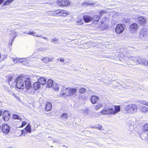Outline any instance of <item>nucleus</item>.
Masks as SVG:
<instances>
[{"mask_svg": "<svg viewBox=\"0 0 148 148\" xmlns=\"http://www.w3.org/2000/svg\"><path fill=\"white\" fill-rule=\"evenodd\" d=\"M134 19L135 20L137 19L139 23L141 25L145 24L146 23V19L143 16H139L137 18H134Z\"/></svg>", "mask_w": 148, "mask_h": 148, "instance_id": "1a4fd4ad", "label": "nucleus"}, {"mask_svg": "<svg viewBox=\"0 0 148 148\" xmlns=\"http://www.w3.org/2000/svg\"><path fill=\"white\" fill-rule=\"evenodd\" d=\"M10 3L7 1V0L6 1H5L4 3V5H8Z\"/></svg>", "mask_w": 148, "mask_h": 148, "instance_id": "de8ad7c7", "label": "nucleus"}, {"mask_svg": "<svg viewBox=\"0 0 148 148\" xmlns=\"http://www.w3.org/2000/svg\"><path fill=\"white\" fill-rule=\"evenodd\" d=\"M26 80V84H28V86H27V92L31 94H34L35 90L39 89L40 87L39 82H37L34 83L33 88L31 85L30 79L27 78Z\"/></svg>", "mask_w": 148, "mask_h": 148, "instance_id": "f03ea898", "label": "nucleus"}, {"mask_svg": "<svg viewBox=\"0 0 148 148\" xmlns=\"http://www.w3.org/2000/svg\"><path fill=\"white\" fill-rule=\"evenodd\" d=\"M1 125H0V129H1Z\"/></svg>", "mask_w": 148, "mask_h": 148, "instance_id": "e2e57ef3", "label": "nucleus"}, {"mask_svg": "<svg viewBox=\"0 0 148 148\" xmlns=\"http://www.w3.org/2000/svg\"><path fill=\"white\" fill-rule=\"evenodd\" d=\"M146 32L144 30H142L140 32L139 36L140 38H143L145 36L146 34Z\"/></svg>", "mask_w": 148, "mask_h": 148, "instance_id": "b1692460", "label": "nucleus"}, {"mask_svg": "<svg viewBox=\"0 0 148 148\" xmlns=\"http://www.w3.org/2000/svg\"><path fill=\"white\" fill-rule=\"evenodd\" d=\"M3 117L5 121H8L11 117L10 113L8 111H4L3 113Z\"/></svg>", "mask_w": 148, "mask_h": 148, "instance_id": "9d476101", "label": "nucleus"}, {"mask_svg": "<svg viewBox=\"0 0 148 148\" xmlns=\"http://www.w3.org/2000/svg\"><path fill=\"white\" fill-rule=\"evenodd\" d=\"M4 0H0V5L3 2Z\"/></svg>", "mask_w": 148, "mask_h": 148, "instance_id": "864d4df0", "label": "nucleus"}, {"mask_svg": "<svg viewBox=\"0 0 148 148\" xmlns=\"http://www.w3.org/2000/svg\"><path fill=\"white\" fill-rule=\"evenodd\" d=\"M48 58L49 62H51L52 61L54 60V57L53 56L50 55L47 56Z\"/></svg>", "mask_w": 148, "mask_h": 148, "instance_id": "2f4dec72", "label": "nucleus"}, {"mask_svg": "<svg viewBox=\"0 0 148 148\" xmlns=\"http://www.w3.org/2000/svg\"><path fill=\"white\" fill-rule=\"evenodd\" d=\"M146 64V66H148V61H147V62L146 63V64Z\"/></svg>", "mask_w": 148, "mask_h": 148, "instance_id": "6e6d98bb", "label": "nucleus"}, {"mask_svg": "<svg viewBox=\"0 0 148 148\" xmlns=\"http://www.w3.org/2000/svg\"><path fill=\"white\" fill-rule=\"evenodd\" d=\"M22 58H17L16 59H14L13 60V61L16 62V63H18V62L21 63L22 62Z\"/></svg>", "mask_w": 148, "mask_h": 148, "instance_id": "c756f323", "label": "nucleus"}, {"mask_svg": "<svg viewBox=\"0 0 148 148\" xmlns=\"http://www.w3.org/2000/svg\"><path fill=\"white\" fill-rule=\"evenodd\" d=\"M64 86H63L61 85H59V84L56 83H54L53 85L52 86V88L53 89V90L55 91H57L58 90L59 88H61L62 89V91H63V87Z\"/></svg>", "mask_w": 148, "mask_h": 148, "instance_id": "f8f14e48", "label": "nucleus"}, {"mask_svg": "<svg viewBox=\"0 0 148 148\" xmlns=\"http://www.w3.org/2000/svg\"><path fill=\"white\" fill-rule=\"evenodd\" d=\"M22 134H23V135L24 136H25V134H24V133H23V130H22Z\"/></svg>", "mask_w": 148, "mask_h": 148, "instance_id": "13d9d810", "label": "nucleus"}, {"mask_svg": "<svg viewBox=\"0 0 148 148\" xmlns=\"http://www.w3.org/2000/svg\"><path fill=\"white\" fill-rule=\"evenodd\" d=\"M141 111L142 112L144 113H148V109L146 107L142 106L141 107Z\"/></svg>", "mask_w": 148, "mask_h": 148, "instance_id": "c85d7f7f", "label": "nucleus"}, {"mask_svg": "<svg viewBox=\"0 0 148 148\" xmlns=\"http://www.w3.org/2000/svg\"><path fill=\"white\" fill-rule=\"evenodd\" d=\"M108 27V25L107 24H106L104 25V27H103V29H105Z\"/></svg>", "mask_w": 148, "mask_h": 148, "instance_id": "3c124183", "label": "nucleus"}, {"mask_svg": "<svg viewBox=\"0 0 148 148\" xmlns=\"http://www.w3.org/2000/svg\"><path fill=\"white\" fill-rule=\"evenodd\" d=\"M92 21H93L94 23L95 22H98L100 18V16L98 15H95L92 17Z\"/></svg>", "mask_w": 148, "mask_h": 148, "instance_id": "412c9836", "label": "nucleus"}, {"mask_svg": "<svg viewBox=\"0 0 148 148\" xmlns=\"http://www.w3.org/2000/svg\"><path fill=\"white\" fill-rule=\"evenodd\" d=\"M144 135V136H145V139H146L147 138V135L146 134H145V133H144V134H142L140 136L141 137H142V136H143V135Z\"/></svg>", "mask_w": 148, "mask_h": 148, "instance_id": "49530a36", "label": "nucleus"}, {"mask_svg": "<svg viewBox=\"0 0 148 148\" xmlns=\"http://www.w3.org/2000/svg\"><path fill=\"white\" fill-rule=\"evenodd\" d=\"M120 106H114V108L105 107L101 111V113L103 115H107L112 114H115L120 111Z\"/></svg>", "mask_w": 148, "mask_h": 148, "instance_id": "7ed1b4c3", "label": "nucleus"}, {"mask_svg": "<svg viewBox=\"0 0 148 148\" xmlns=\"http://www.w3.org/2000/svg\"><path fill=\"white\" fill-rule=\"evenodd\" d=\"M103 13V11H101L100 12H99V14L100 16H101L102 15Z\"/></svg>", "mask_w": 148, "mask_h": 148, "instance_id": "09e8293b", "label": "nucleus"}, {"mask_svg": "<svg viewBox=\"0 0 148 148\" xmlns=\"http://www.w3.org/2000/svg\"><path fill=\"white\" fill-rule=\"evenodd\" d=\"M27 124V123L25 121H23L22 122V125L21 126V127H24L25 125H26V124Z\"/></svg>", "mask_w": 148, "mask_h": 148, "instance_id": "a18cd8bd", "label": "nucleus"}, {"mask_svg": "<svg viewBox=\"0 0 148 148\" xmlns=\"http://www.w3.org/2000/svg\"><path fill=\"white\" fill-rule=\"evenodd\" d=\"M83 19L84 22L86 23L92 21V17L88 15H84L83 16Z\"/></svg>", "mask_w": 148, "mask_h": 148, "instance_id": "ddd939ff", "label": "nucleus"}, {"mask_svg": "<svg viewBox=\"0 0 148 148\" xmlns=\"http://www.w3.org/2000/svg\"><path fill=\"white\" fill-rule=\"evenodd\" d=\"M103 23V22L102 21V22H101V24H102V23Z\"/></svg>", "mask_w": 148, "mask_h": 148, "instance_id": "69168bd1", "label": "nucleus"}, {"mask_svg": "<svg viewBox=\"0 0 148 148\" xmlns=\"http://www.w3.org/2000/svg\"><path fill=\"white\" fill-rule=\"evenodd\" d=\"M23 33H24V34H25V33H25V32H23Z\"/></svg>", "mask_w": 148, "mask_h": 148, "instance_id": "338daca9", "label": "nucleus"}, {"mask_svg": "<svg viewBox=\"0 0 148 148\" xmlns=\"http://www.w3.org/2000/svg\"><path fill=\"white\" fill-rule=\"evenodd\" d=\"M102 106V104L101 103H98L95 105V109L96 110H98Z\"/></svg>", "mask_w": 148, "mask_h": 148, "instance_id": "bb28decb", "label": "nucleus"}, {"mask_svg": "<svg viewBox=\"0 0 148 148\" xmlns=\"http://www.w3.org/2000/svg\"><path fill=\"white\" fill-rule=\"evenodd\" d=\"M10 94L12 95H13L17 99H19V97L17 95L15 94L13 92H11Z\"/></svg>", "mask_w": 148, "mask_h": 148, "instance_id": "79ce46f5", "label": "nucleus"}, {"mask_svg": "<svg viewBox=\"0 0 148 148\" xmlns=\"http://www.w3.org/2000/svg\"><path fill=\"white\" fill-rule=\"evenodd\" d=\"M26 131L29 133H30L31 131V129L30 125L28 124L25 128Z\"/></svg>", "mask_w": 148, "mask_h": 148, "instance_id": "4be33fe9", "label": "nucleus"}, {"mask_svg": "<svg viewBox=\"0 0 148 148\" xmlns=\"http://www.w3.org/2000/svg\"><path fill=\"white\" fill-rule=\"evenodd\" d=\"M53 84V80L52 79H49L47 82L46 86L47 87L50 88L52 86Z\"/></svg>", "mask_w": 148, "mask_h": 148, "instance_id": "6ab92c4d", "label": "nucleus"}, {"mask_svg": "<svg viewBox=\"0 0 148 148\" xmlns=\"http://www.w3.org/2000/svg\"><path fill=\"white\" fill-rule=\"evenodd\" d=\"M62 146H63V147H65V146L64 145H63Z\"/></svg>", "mask_w": 148, "mask_h": 148, "instance_id": "0e129e2a", "label": "nucleus"}, {"mask_svg": "<svg viewBox=\"0 0 148 148\" xmlns=\"http://www.w3.org/2000/svg\"><path fill=\"white\" fill-rule=\"evenodd\" d=\"M11 34L12 36V38L11 40V42L9 43V45H12L14 39L16 36V32L15 31H13L11 33Z\"/></svg>", "mask_w": 148, "mask_h": 148, "instance_id": "f3484780", "label": "nucleus"}, {"mask_svg": "<svg viewBox=\"0 0 148 148\" xmlns=\"http://www.w3.org/2000/svg\"><path fill=\"white\" fill-rule=\"evenodd\" d=\"M77 90L75 88H71L65 87H63V91L61 92V93L63 95L71 96L76 92Z\"/></svg>", "mask_w": 148, "mask_h": 148, "instance_id": "20e7f679", "label": "nucleus"}, {"mask_svg": "<svg viewBox=\"0 0 148 148\" xmlns=\"http://www.w3.org/2000/svg\"><path fill=\"white\" fill-rule=\"evenodd\" d=\"M26 34L29 35H32V36H35V34L36 33L32 31L31 30H30L29 31V32L27 33Z\"/></svg>", "mask_w": 148, "mask_h": 148, "instance_id": "4c0bfd02", "label": "nucleus"}, {"mask_svg": "<svg viewBox=\"0 0 148 148\" xmlns=\"http://www.w3.org/2000/svg\"><path fill=\"white\" fill-rule=\"evenodd\" d=\"M97 129L98 128L100 130H102L103 129L102 128V127L101 125H98V127H96Z\"/></svg>", "mask_w": 148, "mask_h": 148, "instance_id": "a19ab883", "label": "nucleus"}, {"mask_svg": "<svg viewBox=\"0 0 148 148\" xmlns=\"http://www.w3.org/2000/svg\"><path fill=\"white\" fill-rule=\"evenodd\" d=\"M92 4L90 3H87L86 1L82 3V5H83L87 6V5H92Z\"/></svg>", "mask_w": 148, "mask_h": 148, "instance_id": "c9c22d12", "label": "nucleus"}, {"mask_svg": "<svg viewBox=\"0 0 148 148\" xmlns=\"http://www.w3.org/2000/svg\"><path fill=\"white\" fill-rule=\"evenodd\" d=\"M137 108L136 104H130L125 108L123 111L125 113L129 112L134 113L136 112Z\"/></svg>", "mask_w": 148, "mask_h": 148, "instance_id": "39448f33", "label": "nucleus"}, {"mask_svg": "<svg viewBox=\"0 0 148 148\" xmlns=\"http://www.w3.org/2000/svg\"><path fill=\"white\" fill-rule=\"evenodd\" d=\"M130 31L132 33H134L136 32L138 28L137 24L135 23H132L130 26Z\"/></svg>", "mask_w": 148, "mask_h": 148, "instance_id": "9b49d317", "label": "nucleus"}, {"mask_svg": "<svg viewBox=\"0 0 148 148\" xmlns=\"http://www.w3.org/2000/svg\"><path fill=\"white\" fill-rule=\"evenodd\" d=\"M141 103H143V104L148 106V102L147 101H143Z\"/></svg>", "mask_w": 148, "mask_h": 148, "instance_id": "c03bdc74", "label": "nucleus"}, {"mask_svg": "<svg viewBox=\"0 0 148 148\" xmlns=\"http://www.w3.org/2000/svg\"><path fill=\"white\" fill-rule=\"evenodd\" d=\"M83 111V113H84V114H87L88 113L89 109L88 108H86L85 110H82Z\"/></svg>", "mask_w": 148, "mask_h": 148, "instance_id": "ea45409f", "label": "nucleus"}, {"mask_svg": "<svg viewBox=\"0 0 148 148\" xmlns=\"http://www.w3.org/2000/svg\"><path fill=\"white\" fill-rule=\"evenodd\" d=\"M60 61L61 62H64L65 60L62 59H60Z\"/></svg>", "mask_w": 148, "mask_h": 148, "instance_id": "8fccbe9b", "label": "nucleus"}, {"mask_svg": "<svg viewBox=\"0 0 148 148\" xmlns=\"http://www.w3.org/2000/svg\"><path fill=\"white\" fill-rule=\"evenodd\" d=\"M46 49L44 48L40 47L38 49V51L40 52H42L46 50Z\"/></svg>", "mask_w": 148, "mask_h": 148, "instance_id": "58836bf2", "label": "nucleus"}, {"mask_svg": "<svg viewBox=\"0 0 148 148\" xmlns=\"http://www.w3.org/2000/svg\"><path fill=\"white\" fill-rule=\"evenodd\" d=\"M0 102H1V101H0Z\"/></svg>", "mask_w": 148, "mask_h": 148, "instance_id": "774afa93", "label": "nucleus"}, {"mask_svg": "<svg viewBox=\"0 0 148 148\" xmlns=\"http://www.w3.org/2000/svg\"><path fill=\"white\" fill-rule=\"evenodd\" d=\"M41 35H40V36H39V37H41Z\"/></svg>", "mask_w": 148, "mask_h": 148, "instance_id": "680f3d73", "label": "nucleus"}, {"mask_svg": "<svg viewBox=\"0 0 148 148\" xmlns=\"http://www.w3.org/2000/svg\"><path fill=\"white\" fill-rule=\"evenodd\" d=\"M52 108V105L49 102H47L45 106V108L47 111H50Z\"/></svg>", "mask_w": 148, "mask_h": 148, "instance_id": "aec40b11", "label": "nucleus"}, {"mask_svg": "<svg viewBox=\"0 0 148 148\" xmlns=\"http://www.w3.org/2000/svg\"><path fill=\"white\" fill-rule=\"evenodd\" d=\"M27 78L25 79L23 77H18L16 80H14V82L11 85V87H14L19 89H23L25 87L27 90V86L28 84H26V80Z\"/></svg>", "mask_w": 148, "mask_h": 148, "instance_id": "f257e3e1", "label": "nucleus"}, {"mask_svg": "<svg viewBox=\"0 0 148 148\" xmlns=\"http://www.w3.org/2000/svg\"><path fill=\"white\" fill-rule=\"evenodd\" d=\"M2 111L1 110H0V116L2 115Z\"/></svg>", "mask_w": 148, "mask_h": 148, "instance_id": "5fc2aeb1", "label": "nucleus"}, {"mask_svg": "<svg viewBox=\"0 0 148 148\" xmlns=\"http://www.w3.org/2000/svg\"><path fill=\"white\" fill-rule=\"evenodd\" d=\"M79 92L82 93H83L85 92L86 91V89L84 88H81L79 89Z\"/></svg>", "mask_w": 148, "mask_h": 148, "instance_id": "e433bc0d", "label": "nucleus"}, {"mask_svg": "<svg viewBox=\"0 0 148 148\" xmlns=\"http://www.w3.org/2000/svg\"><path fill=\"white\" fill-rule=\"evenodd\" d=\"M125 27V25L121 24L117 25L115 28V32L118 34L122 33L124 30Z\"/></svg>", "mask_w": 148, "mask_h": 148, "instance_id": "423d86ee", "label": "nucleus"}, {"mask_svg": "<svg viewBox=\"0 0 148 148\" xmlns=\"http://www.w3.org/2000/svg\"><path fill=\"white\" fill-rule=\"evenodd\" d=\"M92 128H96V127H92Z\"/></svg>", "mask_w": 148, "mask_h": 148, "instance_id": "bf43d9fd", "label": "nucleus"}, {"mask_svg": "<svg viewBox=\"0 0 148 148\" xmlns=\"http://www.w3.org/2000/svg\"><path fill=\"white\" fill-rule=\"evenodd\" d=\"M143 129L144 132L146 131L148 132V123L145 124L143 126Z\"/></svg>", "mask_w": 148, "mask_h": 148, "instance_id": "473e14b6", "label": "nucleus"}, {"mask_svg": "<svg viewBox=\"0 0 148 148\" xmlns=\"http://www.w3.org/2000/svg\"><path fill=\"white\" fill-rule=\"evenodd\" d=\"M91 101L93 104L97 103L99 100V98L97 96H92L91 98Z\"/></svg>", "mask_w": 148, "mask_h": 148, "instance_id": "2eb2a0df", "label": "nucleus"}, {"mask_svg": "<svg viewBox=\"0 0 148 148\" xmlns=\"http://www.w3.org/2000/svg\"><path fill=\"white\" fill-rule=\"evenodd\" d=\"M56 4L59 6H66L70 4V2L68 0H58L56 2Z\"/></svg>", "mask_w": 148, "mask_h": 148, "instance_id": "0eeeda50", "label": "nucleus"}, {"mask_svg": "<svg viewBox=\"0 0 148 148\" xmlns=\"http://www.w3.org/2000/svg\"><path fill=\"white\" fill-rule=\"evenodd\" d=\"M83 24L82 20V19H80L79 20L77 21L76 25H82Z\"/></svg>", "mask_w": 148, "mask_h": 148, "instance_id": "f704fd0d", "label": "nucleus"}, {"mask_svg": "<svg viewBox=\"0 0 148 148\" xmlns=\"http://www.w3.org/2000/svg\"><path fill=\"white\" fill-rule=\"evenodd\" d=\"M58 14H59V15L62 16H65L68 14V13L65 10H57Z\"/></svg>", "mask_w": 148, "mask_h": 148, "instance_id": "4468645a", "label": "nucleus"}, {"mask_svg": "<svg viewBox=\"0 0 148 148\" xmlns=\"http://www.w3.org/2000/svg\"><path fill=\"white\" fill-rule=\"evenodd\" d=\"M14 0H7V1L9 2L10 3L12 2Z\"/></svg>", "mask_w": 148, "mask_h": 148, "instance_id": "603ef678", "label": "nucleus"}, {"mask_svg": "<svg viewBox=\"0 0 148 148\" xmlns=\"http://www.w3.org/2000/svg\"><path fill=\"white\" fill-rule=\"evenodd\" d=\"M36 36L37 37H39V35H36Z\"/></svg>", "mask_w": 148, "mask_h": 148, "instance_id": "052dcab7", "label": "nucleus"}, {"mask_svg": "<svg viewBox=\"0 0 148 148\" xmlns=\"http://www.w3.org/2000/svg\"><path fill=\"white\" fill-rule=\"evenodd\" d=\"M132 60L136 64H138V58H135Z\"/></svg>", "mask_w": 148, "mask_h": 148, "instance_id": "37998d69", "label": "nucleus"}, {"mask_svg": "<svg viewBox=\"0 0 148 148\" xmlns=\"http://www.w3.org/2000/svg\"><path fill=\"white\" fill-rule=\"evenodd\" d=\"M12 118L14 119H19L20 121L22 120V119L19 116L16 114H13Z\"/></svg>", "mask_w": 148, "mask_h": 148, "instance_id": "cd10ccee", "label": "nucleus"}, {"mask_svg": "<svg viewBox=\"0 0 148 148\" xmlns=\"http://www.w3.org/2000/svg\"><path fill=\"white\" fill-rule=\"evenodd\" d=\"M3 132L5 134H8L10 131V127L6 124H3L2 127Z\"/></svg>", "mask_w": 148, "mask_h": 148, "instance_id": "6e6552de", "label": "nucleus"}, {"mask_svg": "<svg viewBox=\"0 0 148 148\" xmlns=\"http://www.w3.org/2000/svg\"><path fill=\"white\" fill-rule=\"evenodd\" d=\"M14 80L13 79V77H9L8 81L9 83V84L10 86H11V85L12 84V83H13L14 82V81H13Z\"/></svg>", "mask_w": 148, "mask_h": 148, "instance_id": "393cba45", "label": "nucleus"}, {"mask_svg": "<svg viewBox=\"0 0 148 148\" xmlns=\"http://www.w3.org/2000/svg\"><path fill=\"white\" fill-rule=\"evenodd\" d=\"M51 42H53L54 44H57L58 43V40L56 38H54L51 39Z\"/></svg>", "mask_w": 148, "mask_h": 148, "instance_id": "7c9ffc66", "label": "nucleus"}, {"mask_svg": "<svg viewBox=\"0 0 148 148\" xmlns=\"http://www.w3.org/2000/svg\"><path fill=\"white\" fill-rule=\"evenodd\" d=\"M61 117L62 119H67L68 118L67 114L65 113H63L61 115Z\"/></svg>", "mask_w": 148, "mask_h": 148, "instance_id": "72a5a7b5", "label": "nucleus"}, {"mask_svg": "<svg viewBox=\"0 0 148 148\" xmlns=\"http://www.w3.org/2000/svg\"><path fill=\"white\" fill-rule=\"evenodd\" d=\"M22 59L21 63L23 65L27 66L29 64V62L27 60L26 58H22Z\"/></svg>", "mask_w": 148, "mask_h": 148, "instance_id": "5701e85b", "label": "nucleus"}, {"mask_svg": "<svg viewBox=\"0 0 148 148\" xmlns=\"http://www.w3.org/2000/svg\"><path fill=\"white\" fill-rule=\"evenodd\" d=\"M39 83L41 85H44L46 83V79L44 77L40 78L38 80Z\"/></svg>", "mask_w": 148, "mask_h": 148, "instance_id": "a211bd4d", "label": "nucleus"}, {"mask_svg": "<svg viewBox=\"0 0 148 148\" xmlns=\"http://www.w3.org/2000/svg\"><path fill=\"white\" fill-rule=\"evenodd\" d=\"M138 64H141L144 65V66L146 65L145 64L146 63L147 61L145 59H143L141 58H138Z\"/></svg>", "mask_w": 148, "mask_h": 148, "instance_id": "dca6fc26", "label": "nucleus"}, {"mask_svg": "<svg viewBox=\"0 0 148 148\" xmlns=\"http://www.w3.org/2000/svg\"><path fill=\"white\" fill-rule=\"evenodd\" d=\"M42 38L45 39H47V38H46V37H44V36L42 37Z\"/></svg>", "mask_w": 148, "mask_h": 148, "instance_id": "4d7b16f0", "label": "nucleus"}, {"mask_svg": "<svg viewBox=\"0 0 148 148\" xmlns=\"http://www.w3.org/2000/svg\"><path fill=\"white\" fill-rule=\"evenodd\" d=\"M41 60L42 62L45 64H48L49 62L47 56L42 58Z\"/></svg>", "mask_w": 148, "mask_h": 148, "instance_id": "a878e982", "label": "nucleus"}]
</instances>
